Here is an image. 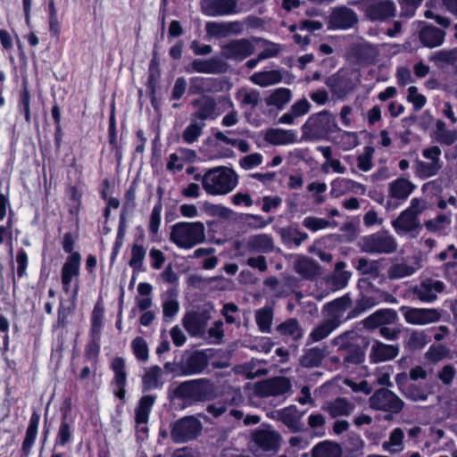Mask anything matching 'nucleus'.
Here are the masks:
<instances>
[{
    "label": "nucleus",
    "mask_w": 457,
    "mask_h": 457,
    "mask_svg": "<svg viewBox=\"0 0 457 457\" xmlns=\"http://www.w3.org/2000/svg\"><path fill=\"white\" fill-rule=\"evenodd\" d=\"M172 396L187 403L206 402L215 396V386L208 378L187 380L172 391Z\"/></svg>",
    "instance_id": "f257e3e1"
},
{
    "label": "nucleus",
    "mask_w": 457,
    "mask_h": 457,
    "mask_svg": "<svg viewBox=\"0 0 457 457\" xmlns=\"http://www.w3.org/2000/svg\"><path fill=\"white\" fill-rule=\"evenodd\" d=\"M237 184V174L232 169L224 166L208 170L202 178L204 189L212 195H226L232 191Z\"/></svg>",
    "instance_id": "f03ea898"
},
{
    "label": "nucleus",
    "mask_w": 457,
    "mask_h": 457,
    "mask_svg": "<svg viewBox=\"0 0 457 457\" xmlns=\"http://www.w3.org/2000/svg\"><path fill=\"white\" fill-rule=\"evenodd\" d=\"M336 116L328 111L311 115L302 127L303 137L307 140H320L338 130Z\"/></svg>",
    "instance_id": "7ed1b4c3"
},
{
    "label": "nucleus",
    "mask_w": 457,
    "mask_h": 457,
    "mask_svg": "<svg viewBox=\"0 0 457 457\" xmlns=\"http://www.w3.org/2000/svg\"><path fill=\"white\" fill-rule=\"evenodd\" d=\"M205 237V227L200 221L179 222L170 231V240L181 248H192L203 243Z\"/></svg>",
    "instance_id": "20e7f679"
},
{
    "label": "nucleus",
    "mask_w": 457,
    "mask_h": 457,
    "mask_svg": "<svg viewBox=\"0 0 457 457\" xmlns=\"http://www.w3.org/2000/svg\"><path fill=\"white\" fill-rule=\"evenodd\" d=\"M359 247L362 253L370 254H392L397 251L398 244L387 232H377L362 237Z\"/></svg>",
    "instance_id": "39448f33"
},
{
    "label": "nucleus",
    "mask_w": 457,
    "mask_h": 457,
    "mask_svg": "<svg viewBox=\"0 0 457 457\" xmlns=\"http://www.w3.org/2000/svg\"><path fill=\"white\" fill-rule=\"evenodd\" d=\"M370 408L387 412L384 419L390 420L394 414L399 413L404 407V402L387 388H379L369 399Z\"/></svg>",
    "instance_id": "423d86ee"
},
{
    "label": "nucleus",
    "mask_w": 457,
    "mask_h": 457,
    "mask_svg": "<svg viewBox=\"0 0 457 457\" xmlns=\"http://www.w3.org/2000/svg\"><path fill=\"white\" fill-rule=\"evenodd\" d=\"M359 5L370 21H385L395 16L396 6L392 0H360L350 3Z\"/></svg>",
    "instance_id": "0eeeda50"
},
{
    "label": "nucleus",
    "mask_w": 457,
    "mask_h": 457,
    "mask_svg": "<svg viewBox=\"0 0 457 457\" xmlns=\"http://www.w3.org/2000/svg\"><path fill=\"white\" fill-rule=\"evenodd\" d=\"M401 312L404 320L412 326H428L439 322L443 316V310L436 308H416L402 306Z\"/></svg>",
    "instance_id": "6e6552de"
},
{
    "label": "nucleus",
    "mask_w": 457,
    "mask_h": 457,
    "mask_svg": "<svg viewBox=\"0 0 457 457\" xmlns=\"http://www.w3.org/2000/svg\"><path fill=\"white\" fill-rule=\"evenodd\" d=\"M352 304L353 301L350 295L345 294L325 303L321 309V315L339 328L344 322L351 320L347 318V315L345 316V312L351 310Z\"/></svg>",
    "instance_id": "1a4fd4ad"
},
{
    "label": "nucleus",
    "mask_w": 457,
    "mask_h": 457,
    "mask_svg": "<svg viewBox=\"0 0 457 457\" xmlns=\"http://www.w3.org/2000/svg\"><path fill=\"white\" fill-rule=\"evenodd\" d=\"M291 388L292 384L288 378L275 377L256 383L254 391L261 397H269L287 394Z\"/></svg>",
    "instance_id": "9d476101"
},
{
    "label": "nucleus",
    "mask_w": 457,
    "mask_h": 457,
    "mask_svg": "<svg viewBox=\"0 0 457 457\" xmlns=\"http://www.w3.org/2000/svg\"><path fill=\"white\" fill-rule=\"evenodd\" d=\"M208 365L209 360L204 352L195 351L186 353L180 360V377L201 374Z\"/></svg>",
    "instance_id": "9b49d317"
},
{
    "label": "nucleus",
    "mask_w": 457,
    "mask_h": 457,
    "mask_svg": "<svg viewBox=\"0 0 457 457\" xmlns=\"http://www.w3.org/2000/svg\"><path fill=\"white\" fill-rule=\"evenodd\" d=\"M255 47L248 38L233 39L221 46L220 54L226 59L243 61L252 55Z\"/></svg>",
    "instance_id": "f8f14e48"
},
{
    "label": "nucleus",
    "mask_w": 457,
    "mask_h": 457,
    "mask_svg": "<svg viewBox=\"0 0 457 457\" xmlns=\"http://www.w3.org/2000/svg\"><path fill=\"white\" fill-rule=\"evenodd\" d=\"M201 12L211 17L226 16L239 12L238 0H201Z\"/></svg>",
    "instance_id": "ddd939ff"
},
{
    "label": "nucleus",
    "mask_w": 457,
    "mask_h": 457,
    "mask_svg": "<svg viewBox=\"0 0 457 457\" xmlns=\"http://www.w3.org/2000/svg\"><path fill=\"white\" fill-rule=\"evenodd\" d=\"M358 15L349 7L339 6L332 10L328 17V28L346 30L358 23Z\"/></svg>",
    "instance_id": "4468645a"
},
{
    "label": "nucleus",
    "mask_w": 457,
    "mask_h": 457,
    "mask_svg": "<svg viewBox=\"0 0 457 457\" xmlns=\"http://www.w3.org/2000/svg\"><path fill=\"white\" fill-rule=\"evenodd\" d=\"M191 104L195 108L192 113L193 120L204 122L206 120H214L218 116L217 103L211 96L203 95L201 97L192 100Z\"/></svg>",
    "instance_id": "2eb2a0df"
},
{
    "label": "nucleus",
    "mask_w": 457,
    "mask_h": 457,
    "mask_svg": "<svg viewBox=\"0 0 457 457\" xmlns=\"http://www.w3.org/2000/svg\"><path fill=\"white\" fill-rule=\"evenodd\" d=\"M227 71V64L219 57L209 59H195L186 67L188 73L220 74Z\"/></svg>",
    "instance_id": "dca6fc26"
},
{
    "label": "nucleus",
    "mask_w": 457,
    "mask_h": 457,
    "mask_svg": "<svg viewBox=\"0 0 457 457\" xmlns=\"http://www.w3.org/2000/svg\"><path fill=\"white\" fill-rule=\"evenodd\" d=\"M211 316L208 312H193L183 318V326L192 337H203Z\"/></svg>",
    "instance_id": "f3484780"
},
{
    "label": "nucleus",
    "mask_w": 457,
    "mask_h": 457,
    "mask_svg": "<svg viewBox=\"0 0 457 457\" xmlns=\"http://www.w3.org/2000/svg\"><path fill=\"white\" fill-rule=\"evenodd\" d=\"M445 288L444 283L439 280L426 279L412 288L416 297L423 303H432L437 295Z\"/></svg>",
    "instance_id": "a211bd4d"
},
{
    "label": "nucleus",
    "mask_w": 457,
    "mask_h": 457,
    "mask_svg": "<svg viewBox=\"0 0 457 457\" xmlns=\"http://www.w3.org/2000/svg\"><path fill=\"white\" fill-rule=\"evenodd\" d=\"M399 317L393 309H380L367 317L362 324L367 329H374L395 324Z\"/></svg>",
    "instance_id": "6ab92c4d"
},
{
    "label": "nucleus",
    "mask_w": 457,
    "mask_h": 457,
    "mask_svg": "<svg viewBox=\"0 0 457 457\" xmlns=\"http://www.w3.org/2000/svg\"><path fill=\"white\" fill-rule=\"evenodd\" d=\"M392 226L399 235L411 234L416 237V232L420 228L419 219L404 210L400 215L392 221Z\"/></svg>",
    "instance_id": "aec40b11"
},
{
    "label": "nucleus",
    "mask_w": 457,
    "mask_h": 457,
    "mask_svg": "<svg viewBox=\"0 0 457 457\" xmlns=\"http://www.w3.org/2000/svg\"><path fill=\"white\" fill-rule=\"evenodd\" d=\"M253 440L263 452H276L279 448L281 437L275 430H254Z\"/></svg>",
    "instance_id": "412c9836"
},
{
    "label": "nucleus",
    "mask_w": 457,
    "mask_h": 457,
    "mask_svg": "<svg viewBox=\"0 0 457 457\" xmlns=\"http://www.w3.org/2000/svg\"><path fill=\"white\" fill-rule=\"evenodd\" d=\"M294 270L302 278L309 280H313L321 274V269L319 263L304 255L296 256Z\"/></svg>",
    "instance_id": "4be33fe9"
},
{
    "label": "nucleus",
    "mask_w": 457,
    "mask_h": 457,
    "mask_svg": "<svg viewBox=\"0 0 457 457\" xmlns=\"http://www.w3.org/2000/svg\"><path fill=\"white\" fill-rule=\"evenodd\" d=\"M245 250L251 254L271 253L274 250L273 238L267 234L251 236L245 243Z\"/></svg>",
    "instance_id": "5701e85b"
},
{
    "label": "nucleus",
    "mask_w": 457,
    "mask_h": 457,
    "mask_svg": "<svg viewBox=\"0 0 457 457\" xmlns=\"http://www.w3.org/2000/svg\"><path fill=\"white\" fill-rule=\"evenodd\" d=\"M399 354L397 345H386L375 341L371 346L370 359L373 362H382L395 359Z\"/></svg>",
    "instance_id": "b1692460"
},
{
    "label": "nucleus",
    "mask_w": 457,
    "mask_h": 457,
    "mask_svg": "<svg viewBox=\"0 0 457 457\" xmlns=\"http://www.w3.org/2000/svg\"><path fill=\"white\" fill-rule=\"evenodd\" d=\"M416 186L407 179L399 178L388 185V196L393 199L404 201L414 191Z\"/></svg>",
    "instance_id": "393cba45"
},
{
    "label": "nucleus",
    "mask_w": 457,
    "mask_h": 457,
    "mask_svg": "<svg viewBox=\"0 0 457 457\" xmlns=\"http://www.w3.org/2000/svg\"><path fill=\"white\" fill-rule=\"evenodd\" d=\"M322 409L332 418H337L350 415L354 409V404L346 398L337 397L327 402Z\"/></svg>",
    "instance_id": "a878e982"
},
{
    "label": "nucleus",
    "mask_w": 457,
    "mask_h": 457,
    "mask_svg": "<svg viewBox=\"0 0 457 457\" xmlns=\"http://www.w3.org/2000/svg\"><path fill=\"white\" fill-rule=\"evenodd\" d=\"M80 255L79 253H72L62 269V282L63 289L68 292L70 284L73 277H77L79 272Z\"/></svg>",
    "instance_id": "bb28decb"
},
{
    "label": "nucleus",
    "mask_w": 457,
    "mask_h": 457,
    "mask_svg": "<svg viewBox=\"0 0 457 457\" xmlns=\"http://www.w3.org/2000/svg\"><path fill=\"white\" fill-rule=\"evenodd\" d=\"M328 350L327 346H315L304 352L300 358V364L308 369L320 367L328 356Z\"/></svg>",
    "instance_id": "cd10ccee"
},
{
    "label": "nucleus",
    "mask_w": 457,
    "mask_h": 457,
    "mask_svg": "<svg viewBox=\"0 0 457 457\" xmlns=\"http://www.w3.org/2000/svg\"><path fill=\"white\" fill-rule=\"evenodd\" d=\"M445 33L433 26H426L420 31V40L428 47L433 48L444 43Z\"/></svg>",
    "instance_id": "c85d7f7f"
},
{
    "label": "nucleus",
    "mask_w": 457,
    "mask_h": 457,
    "mask_svg": "<svg viewBox=\"0 0 457 457\" xmlns=\"http://www.w3.org/2000/svg\"><path fill=\"white\" fill-rule=\"evenodd\" d=\"M338 328L322 317V320L311 330L307 343L309 345L327 339Z\"/></svg>",
    "instance_id": "c756f323"
},
{
    "label": "nucleus",
    "mask_w": 457,
    "mask_h": 457,
    "mask_svg": "<svg viewBox=\"0 0 457 457\" xmlns=\"http://www.w3.org/2000/svg\"><path fill=\"white\" fill-rule=\"evenodd\" d=\"M276 330L283 337H288L293 341H298L303 336V329L295 318H290L277 326Z\"/></svg>",
    "instance_id": "7c9ffc66"
},
{
    "label": "nucleus",
    "mask_w": 457,
    "mask_h": 457,
    "mask_svg": "<svg viewBox=\"0 0 457 457\" xmlns=\"http://www.w3.org/2000/svg\"><path fill=\"white\" fill-rule=\"evenodd\" d=\"M378 303V297L375 295V293H373L372 295L361 294L359 296V298L355 301L354 307L348 312L347 318L355 319L359 317L362 312L372 308Z\"/></svg>",
    "instance_id": "2f4dec72"
},
{
    "label": "nucleus",
    "mask_w": 457,
    "mask_h": 457,
    "mask_svg": "<svg viewBox=\"0 0 457 457\" xmlns=\"http://www.w3.org/2000/svg\"><path fill=\"white\" fill-rule=\"evenodd\" d=\"M342 448L339 444L332 441H322L312 449V457H341Z\"/></svg>",
    "instance_id": "473e14b6"
},
{
    "label": "nucleus",
    "mask_w": 457,
    "mask_h": 457,
    "mask_svg": "<svg viewBox=\"0 0 457 457\" xmlns=\"http://www.w3.org/2000/svg\"><path fill=\"white\" fill-rule=\"evenodd\" d=\"M112 369L115 374L114 382L118 386L119 390L116 395L123 399L125 396V384H126V371H125V361L121 357H116L112 361Z\"/></svg>",
    "instance_id": "72a5a7b5"
},
{
    "label": "nucleus",
    "mask_w": 457,
    "mask_h": 457,
    "mask_svg": "<svg viewBox=\"0 0 457 457\" xmlns=\"http://www.w3.org/2000/svg\"><path fill=\"white\" fill-rule=\"evenodd\" d=\"M432 137L441 145H452L457 140V131L448 129L445 121L438 120L436 122Z\"/></svg>",
    "instance_id": "f704fd0d"
},
{
    "label": "nucleus",
    "mask_w": 457,
    "mask_h": 457,
    "mask_svg": "<svg viewBox=\"0 0 457 457\" xmlns=\"http://www.w3.org/2000/svg\"><path fill=\"white\" fill-rule=\"evenodd\" d=\"M265 140L272 145H286L295 142V134L291 130L270 129L266 132Z\"/></svg>",
    "instance_id": "c9c22d12"
},
{
    "label": "nucleus",
    "mask_w": 457,
    "mask_h": 457,
    "mask_svg": "<svg viewBox=\"0 0 457 457\" xmlns=\"http://www.w3.org/2000/svg\"><path fill=\"white\" fill-rule=\"evenodd\" d=\"M429 343V337L423 330H411L404 341V347L410 351H418Z\"/></svg>",
    "instance_id": "e433bc0d"
},
{
    "label": "nucleus",
    "mask_w": 457,
    "mask_h": 457,
    "mask_svg": "<svg viewBox=\"0 0 457 457\" xmlns=\"http://www.w3.org/2000/svg\"><path fill=\"white\" fill-rule=\"evenodd\" d=\"M403 395L411 401H426L429 394L432 393L431 387L418 384H409L401 386Z\"/></svg>",
    "instance_id": "4c0bfd02"
},
{
    "label": "nucleus",
    "mask_w": 457,
    "mask_h": 457,
    "mask_svg": "<svg viewBox=\"0 0 457 457\" xmlns=\"http://www.w3.org/2000/svg\"><path fill=\"white\" fill-rule=\"evenodd\" d=\"M381 262L382 259L369 260L365 257H361L357 260L355 268L361 275L378 278L381 272Z\"/></svg>",
    "instance_id": "58836bf2"
},
{
    "label": "nucleus",
    "mask_w": 457,
    "mask_h": 457,
    "mask_svg": "<svg viewBox=\"0 0 457 457\" xmlns=\"http://www.w3.org/2000/svg\"><path fill=\"white\" fill-rule=\"evenodd\" d=\"M343 358V369H349L352 365H359L365 361V350L358 344H353L345 350Z\"/></svg>",
    "instance_id": "ea45409f"
},
{
    "label": "nucleus",
    "mask_w": 457,
    "mask_h": 457,
    "mask_svg": "<svg viewBox=\"0 0 457 457\" xmlns=\"http://www.w3.org/2000/svg\"><path fill=\"white\" fill-rule=\"evenodd\" d=\"M442 168V163L436 162H425L417 160L414 163V170L416 175L420 179H428L436 176Z\"/></svg>",
    "instance_id": "a19ab883"
},
{
    "label": "nucleus",
    "mask_w": 457,
    "mask_h": 457,
    "mask_svg": "<svg viewBox=\"0 0 457 457\" xmlns=\"http://www.w3.org/2000/svg\"><path fill=\"white\" fill-rule=\"evenodd\" d=\"M251 81L261 87H268L281 81L282 76L278 71L255 72L250 78Z\"/></svg>",
    "instance_id": "79ce46f5"
},
{
    "label": "nucleus",
    "mask_w": 457,
    "mask_h": 457,
    "mask_svg": "<svg viewBox=\"0 0 457 457\" xmlns=\"http://www.w3.org/2000/svg\"><path fill=\"white\" fill-rule=\"evenodd\" d=\"M162 376V370L161 367L157 365L146 369L142 378L144 390L148 391L160 386Z\"/></svg>",
    "instance_id": "37998d69"
},
{
    "label": "nucleus",
    "mask_w": 457,
    "mask_h": 457,
    "mask_svg": "<svg viewBox=\"0 0 457 457\" xmlns=\"http://www.w3.org/2000/svg\"><path fill=\"white\" fill-rule=\"evenodd\" d=\"M255 321L258 328L262 333H270L273 320V310L270 306H264L255 312Z\"/></svg>",
    "instance_id": "c03bdc74"
},
{
    "label": "nucleus",
    "mask_w": 457,
    "mask_h": 457,
    "mask_svg": "<svg viewBox=\"0 0 457 457\" xmlns=\"http://www.w3.org/2000/svg\"><path fill=\"white\" fill-rule=\"evenodd\" d=\"M291 96L290 89L279 87L274 90L265 99V103L268 106H275L278 109H282L290 101Z\"/></svg>",
    "instance_id": "a18cd8bd"
},
{
    "label": "nucleus",
    "mask_w": 457,
    "mask_h": 457,
    "mask_svg": "<svg viewBox=\"0 0 457 457\" xmlns=\"http://www.w3.org/2000/svg\"><path fill=\"white\" fill-rule=\"evenodd\" d=\"M215 81L212 78L194 77L190 79L189 93L191 95L211 93L213 91L212 87Z\"/></svg>",
    "instance_id": "49530a36"
},
{
    "label": "nucleus",
    "mask_w": 457,
    "mask_h": 457,
    "mask_svg": "<svg viewBox=\"0 0 457 457\" xmlns=\"http://www.w3.org/2000/svg\"><path fill=\"white\" fill-rule=\"evenodd\" d=\"M417 270V267L405 262L394 263L388 268L387 276L390 279H401L411 276Z\"/></svg>",
    "instance_id": "de8ad7c7"
},
{
    "label": "nucleus",
    "mask_w": 457,
    "mask_h": 457,
    "mask_svg": "<svg viewBox=\"0 0 457 457\" xmlns=\"http://www.w3.org/2000/svg\"><path fill=\"white\" fill-rule=\"evenodd\" d=\"M450 224L451 219L445 214H439L434 219L425 220L424 222L425 228L433 233L445 232L450 227Z\"/></svg>",
    "instance_id": "09e8293b"
},
{
    "label": "nucleus",
    "mask_w": 457,
    "mask_h": 457,
    "mask_svg": "<svg viewBox=\"0 0 457 457\" xmlns=\"http://www.w3.org/2000/svg\"><path fill=\"white\" fill-rule=\"evenodd\" d=\"M354 332L352 330H347L335 337L330 341V344L333 347L337 349V352H345V350H348L353 344H354Z\"/></svg>",
    "instance_id": "8fccbe9b"
},
{
    "label": "nucleus",
    "mask_w": 457,
    "mask_h": 457,
    "mask_svg": "<svg viewBox=\"0 0 457 457\" xmlns=\"http://www.w3.org/2000/svg\"><path fill=\"white\" fill-rule=\"evenodd\" d=\"M278 420L288 428H295L300 419L299 412L295 406L287 407L277 413Z\"/></svg>",
    "instance_id": "3c124183"
},
{
    "label": "nucleus",
    "mask_w": 457,
    "mask_h": 457,
    "mask_svg": "<svg viewBox=\"0 0 457 457\" xmlns=\"http://www.w3.org/2000/svg\"><path fill=\"white\" fill-rule=\"evenodd\" d=\"M204 122H199L192 119V122L185 129L182 134L184 141L187 144H193L201 136Z\"/></svg>",
    "instance_id": "603ef678"
},
{
    "label": "nucleus",
    "mask_w": 457,
    "mask_h": 457,
    "mask_svg": "<svg viewBox=\"0 0 457 457\" xmlns=\"http://www.w3.org/2000/svg\"><path fill=\"white\" fill-rule=\"evenodd\" d=\"M154 402V397L152 395H145L141 398L139 406L136 411V421L137 424H144L147 422L150 408Z\"/></svg>",
    "instance_id": "864d4df0"
},
{
    "label": "nucleus",
    "mask_w": 457,
    "mask_h": 457,
    "mask_svg": "<svg viewBox=\"0 0 457 457\" xmlns=\"http://www.w3.org/2000/svg\"><path fill=\"white\" fill-rule=\"evenodd\" d=\"M403 437V430H392L389 440L383 443L382 448L391 453L399 452L402 449Z\"/></svg>",
    "instance_id": "5fc2aeb1"
},
{
    "label": "nucleus",
    "mask_w": 457,
    "mask_h": 457,
    "mask_svg": "<svg viewBox=\"0 0 457 457\" xmlns=\"http://www.w3.org/2000/svg\"><path fill=\"white\" fill-rule=\"evenodd\" d=\"M430 60L437 64L454 63L457 61V48L437 51L430 57Z\"/></svg>",
    "instance_id": "6e6d98bb"
},
{
    "label": "nucleus",
    "mask_w": 457,
    "mask_h": 457,
    "mask_svg": "<svg viewBox=\"0 0 457 457\" xmlns=\"http://www.w3.org/2000/svg\"><path fill=\"white\" fill-rule=\"evenodd\" d=\"M145 249L142 245L135 243L131 248L129 265L136 270H140L145 256Z\"/></svg>",
    "instance_id": "4d7b16f0"
},
{
    "label": "nucleus",
    "mask_w": 457,
    "mask_h": 457,
    "mask_svg": "<svg viewBox=\"0 0 457 457\" xmlns=\"http://www.w3.org/2000/svg\"><path fill=\"white\" fill-rule=\"evenodd\" d=\"M374 148L370 145L364 147L363 154L357 157V167L362 171H369L372 169V158Z\"/></svg>",
    "instance_id": "13d9d810"
},
{
    "label": "nucleus",
    "mask_w": 457,
    "mask_h": 457,
    "mask_svg": "<svg viewBox=\"0 0 457 457\" xmlns=\"http://www.w3.org/2000/svg\"><path fill=\"white\" fill-rule=\"evenodd\" d=\"M351 276L352 273L350 271L334 272L328 281L331 285L332 290L337 291L347 286Z\"/></svg>",
    "instance_id": "bf43d9fd"
},
{
    "label": "nucleus",
    "mask_w": 457,
    "mask_h": 457,
    "mask_svg": "<svg viewBox=\"0 0 457 457\" xmlns=\"http://www.w3.org/2000/svg\"><path fill=\"white\" fill-rule=\"evenodd\" d=\"M448 353L449 350L443 345H431L425 353V358L436 363L445 359Z\"/></svg>",
    "instance_id": "052dcab7"
},
{
    "label": "nucleus",
    "mask_w": 457,
    "mask_h": 457,
    "mask_svg": "<svg viewBox=\"0 0 457 457\" xmlns=\"http://www.w3.org/2000/svg\"><path fill=\"white\" fill-rule=\"evenodd\" d=\"M255 41H263L266 47L258 54V60H265L276 57L282 50V46L278 44L264 40L262 38H254Z\"/></svg>",
    "instance_id": "680f3d73"
},
{
    "label": "nucleus",
    "mask_w": 457,
    "mask_h": 457,
    "mask_svg": "<svg viewBox=\"0 0 457 457\" xmlns=\"http://www.w3.org/2000/svg\"><path fill=\"white\" fill-rule=\"evenodd\" d=\"M172 440L175 443H187L196 439L202 433V430H170Z\"/></svg>",
    "instance_id": "e2e57ef3"
},
{
    "label": "nucleus",
    "mask_w": 457,
    "mask_h": 457,
    "mask_svg": "<svg viewBox=\"0 0 457 457\" xmlns=\"http://www.w3.org/2000/svg\"><path fill=\"white\" fill-rule=\"evenodd\" d=\"M345 444V449L353 455H357L362 450L364 443L359 435L352 432Z\"/></svg>",
    "instance_id": "0e129e2a"
},
{
    "label": "nucleus",
    "mask_w": 457,
    "mask_h": 457,
    "mask_svg": "<svg viewBox=\"0 0 457 457\" xmlns=\"http://www.w3.org/2000/svg\"><path fill=\"white\" fill-rule=\"evenodd\" d=\"M303 225L312 231H317L329 227L330 222L325 219L309 216L303 219Z\"/></svg>",
    "instance_id": "69168bd1"
},
{
    "label": "nucleus",
    "mask_w": 457,
    "mask_h": 457,
    "mask_svg": "<svg viewBox=\"0 0 457 457\" xmlns=\"http://www.w3.org/2000/svg\"><path fill=\"white\" fill-rule=\"evenodd\" d=\"M205 31L208 36L213 37H228L225 22L209 21L205 25Z\"/></svg>",
    "instance_id": "338daca9"
},
{
    "label": "nucleus",
    "mask_w": 457,
    "mask_h": 457,
    "mask_svg": "<svg viewBox=\"0 0 457 457\" xmlns=\"http://www.w3.org/2000/svg\"><path fill=\"white\" fill-rule=\"evenodd\" d=\"M132 347L138 360L146 361L148 359V347L142 337H136L132 342Z\"/></svg>",
    "instance_id": "774afa93"
}]
</instances>
